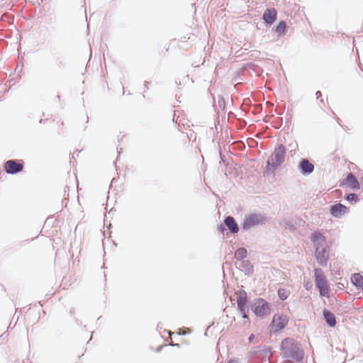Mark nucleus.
Returning a JSON list of instances; mask_svg holds the SVG:
<instances>
[{"mask_svg":"<svg viewBox=\"0 0 363 363\" xmlns=\"http://www.w3.org/2000/svg\"><path fill=\"white\" fill-rule=\"evenodd\" d=\"M281 354L288 362H298L303 357V351L300 345L293 338H285L281 345Z\"/></svg>","mask_w":363,"mask_h":363,"instance_id":"nucleus-1","label":"nucleus"},{"mask_svg":"<svg viewBox=\"0 0 363 363\" xmlns=\"http://www.w3.org/2000/svg\"><path fill=\"white\" fill-rule=\"evenodd\" d=\"M315 286L319 291L320 295L324 297H330V285L322 270L315 269L314 270Z\"/></svg>","mask_w":363,"mask_h":363,"instance_id":"nucleus-2","label":"nucleus"},{"mask_svg":"<svg viewBox=\"0 0 363 363\" xmlns=\"http://www.w3.org/2000/svg\"><path fill=\"white\" fill-rule=\"evenodd\" d=\"M289 323V318L284 314H274L269 324L270 332L277 333L286 328Z\"/></svg>","mask_w":363,"mask_h":363,"instance_id":"nucleus-3","label":"nucleus"},{"mask_svg":"<svg viewBox=\"0 0 363 363\" xmlns=\"http://www.w3.org/2000/svg\"><path fill=\"white\" fill-rule=\"evenodd\" d=\"M284 157L285 147L283 145H279L270 156L267 162V166H271L272 168L279 167L284 162Z\"/></svg>","mask_w":363,"mask_h":363,"instance_id":"nucleus-4","label":"nucleus"},{"mask_svg":"<svg viewBox=\"0 0 363 363\" xmlns=\"http://www.w3.org/2000/svg\"><path fill=\"white\" fill-rule=\"evenodd\" d=\"M252 311L258 316L263 317L270 311V305L264 298H257L255 301Z\"/></svg>","mask_w":363,"mask_h":363,"instance_id":"nucleus-5","label":"nucleus"},{"mask_svg":"<svg viewBox=\"0 0 363 363\" xmlns=\"http://www.w3.org/2000/svg\"><path fill=\"white\" fill-rule=\"evenodd\" d=\"M264 218L260 214H250L246 216L242 227L244 229H249L256 225L262 223Z\"/></svg>","mask_w":363,"mask_h":363,"instance_id":"nucleus-6","label":"nucleus"},{"mask_svg":"<svg viewBox=\"0 0 363 363\" xmlns=\"http://www.w3.org/2000/svg\"><path fill=\"white\" fill-rule=\"evenodd\" d=\"M315 257L319 264L325 266L327 264L329 255L325 245L316 247Z\"/></svg>","mask_w":363,"mask_h":363,"instance_id":"nucleus-7","label":"nucleus"},{"mask_svg":"<svg viewBox=\"0 0 363 363\" xmlns=\"http://www.w3.org/2000/svg\"><path fill=\"white\" fill-rule=\"evenodd\" d=\"M4 167L8 174H16L22 171L23 166L14 160H9L5 163Z\"/></svg>","mask_w":363,"mask_h":363,"instance_id":"nucleus-8","label":"nucleus"},{"mask_svg":"<svg viewBox=\"0 0 363 363\" xmlns=\"http://www.w3.org/2000/svg\"><path fill=\"white\" fill-rule=\"evenodd\" d=\"M330 212L333 216L339 218L348 212V208L342 203H337L330 206Z\"/></svg>","mask_w":363,"mask_h":363,"instance_id":"nucleus-9","label":"nucleus"},{"mask_svg":"<svg viewBox=\"0 0 363 363\" xmlns=\"http://www.w3.org/2000/svg\"><path fill=\"white\" fill-rule=\"evenodd\" d=\"M247 293L245 291H240L238 294L237 304L241 312L247 309Z\"/></svg>","mask_w":363,"mask_h":363,"instance_id":"nucleus-10","label":"nucleus"},{"mask_svg":"<svg viewBox=\"0 0 363 363\" xmlns=\"http://www.w3.org/2000/svg\"><path fill=\"white\" fill-rule=\"evenodd\" d=\"M298 166L303 174H309L314 170V165L306 159L301 160Z\"/></svg>","mask_w":363,"mask_h":363,"instance_id":"nucleus-11","label":"nucleus"},{"mask_svg":"<svg viewBox=\"0 0 363 363\" xmlns=\"http://www.w3.org/2000/svg\"><path fill=\"white\" fill-rule=\"evenodd\" d=\"M277 11L275 9H269L265 10L263 14V19L267 23L272 24L277 20Z\"/></svg>","mask_w":363,"mask_h":363,"instance_id":"nucleus-12","label":"nucleus"},{"mask_svg":"<svg viewBox=\"0 0 363 363\" xmlns=\"http://www.w3.org/2000/svg\"><path fill=\"white\" fill-rule=\"evenodd\" d=\"M311 238L315 247L325 245V238L319 231H315L312 233Z\"/></svg>","mask_w":363,"mask_h":363,"instance_id":"nucleus-13","label":"nucleus"},{"mask_svg":"<svg viewBox=\"0 0 363 363\" xmlns=\"http://www.w3.org/2000/svg\"><path fill=\"white\" fill-rule=\"evenodd\" d=\"M225 224L233 233H236L238 232V226L233 217L228 216L225 219Z\"/></svg>","mask_w":363,"mask_h":363,"instance_id":"nucleus-14","label":"nucleus"},{"mask_svg":"<svg viewBox=\"0 0 363 363\" xmlns=\"http://www.w3.org/2000/svg\"><path fill=\"white\" fill-rule=\"evenodd\" d=\"M346 182L352 189H359L360 188L359 182L352 173L347 176Z\"/></svg>","mask_w":363,"mask_h":363,"instance_id":"nucleus-15","label":"nucleus"},{"mask_svg":"<svg viewBox=\"0 0 363 363\" xmlns=\"http://www.w3.org/2000/svg\"><path fill=\"white\" fill-rule=\"evenodd\" d=\"M323 315L326 323L330 327H334L336 325V319L334 314L328 310L323 311Z\"/></svg>","mask_w":363,"mask_h":363,"instance_id":"nucleus-16","label":"nucleus"},{"mask_svg":"<svg viewBox=\"0 0 363 363\" xmlns=\"http://www.w3.org/2000/svg\"><path fill=\"white\" fill-rule=\"evenodd\" d=\"M351 281L357 288L363 289V277L360 274H354L351 277Z\"/></svg>","mask_w":363,"mask_h":363,"instance_id":"nucleus-17","label":"nucleus"},{"mask_svg":"<svg viewBox=\"0 0 363 363\" xmlns=\"http://www.w3.org/2000/svg\"><path fill=\"white\" fill-rule=\"evenodd\" d=\"M247 256V250L245 248H239L235 252V257L238 259H242Z\"/></svg>","mask_w":363,"mask_h":363,"instance_id":"nucleus-18","label":"nucleus"},{"mask_svg":"<svg viewBox=\"0 0 363 363\" xmlns=\"http://www.w3.org/2000/svg\"><path fill=\"white\" fill-rule=\"evenodd\" d=\"M289 294L290 291L286 289L282 288L278 290V296L282 301L286 300L289 297Z\"/></svg>","mask_w":363,"mask_h":363,"instance_id":"nucleus-19","label":"nucleus"},{"mask_svg":"<svg viewBox=\"0 0 363 363\" xmlns=\"http://www.w3.org/2000/svg\"><path fill=\"white\" fill-rule=\"evenodd\" d=\"M286 27V23L284 21H280L276 28V32L278 34L281 35L284 33Z\"/></svg>","mask_w":363,"mask_h":363,"instance_id":"nucleus-20","label":"nucleus"},{"mask_svg":"<svg viewBox=\"0 0 363 363\" xmlns=\"http://www.w3.org/2000/svg\"><path fill=\"white\" fill-rule=\"evenodd\" d=\"M64 125H65L64 122L62 121L61 120H58L57 121V132L58 133H62L65 132V130H64Z\"/></svg>","mask_w":363,"mask_h":363,"instance_id":"nucleus-21","label":"nucleus"},{"mask_svg":"<svg viewBox=\"0 0 363 363\" xmlns=\"http://www.w3.org/2000/svg\"><path fill=\"white\" fill-rule=\"evenodd\" d=\"M346 199L349 201H357L358 197L355 194H350L346 196Z\"/></svg>","mask_w":363,"mask_h":363,"instance_id":"nucleus-22","label":"nucleus"},{"mask_svg":"<svg viewBox=\"0 0 363 363\" xmlns=\"http://www.w3.org/2000/svg\"><path fill=\"white\" fill-rule=\"evenodd\" d=\"M246 312H247V309L245 311V312H241L242 313V317L245 318H247Z\"/></svg>","mask_w":363,"mask_h":363,"instance_id":"nucleus-23","label":"nucleus"},{"mask_svg":"<svg viewBox=\"0 0 363 363\" xmlns=\"http://www.w3.org/2000/svg\"><path fill=\"white\" fill-rule=\"evenodd\" d=\"M228 363H238V362L235 360H230Z\"/></svg>","mask_w":363,"mask_h":363,"instance_id":"nucleus-24","label":"nucleus"}]
</instances>
